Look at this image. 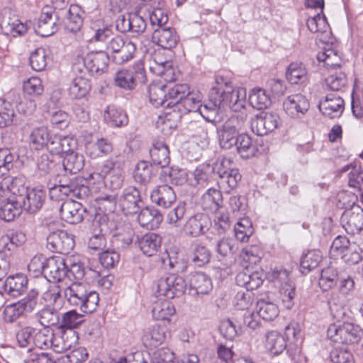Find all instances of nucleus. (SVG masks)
<instances>
[{
    "label": "nucleus",
    "instance_id": "1",
    "mask_svg": "<svg viewBox=\"0 0 363 363\" xmlns=\"http://www.w3.org/2000/svg\"><path fill=\"white\" fill-rule=\"evenodd\" d=\"M216 85L213 86L208 93V101L203 105V109L206 116L203 118L214 125L224 121L225 111L227 108L229 91L232 90L231 82L220 75L215 79Z\"/></svg>",
    "mask_w": 363,
    "mask_h": 363
},
{
    "label": "nucleus",
    "instance_id": "2",
    "mask_svg": "<svg viewBox=\"0 0 363 363\" xmlns=\"http://www.w3.org/2000/svg\"><path fill=\"white\" fill-rule=\"evenodd\" d=\"M7 188L11 194L17 196L18 203L26 212L35 213L43 207L46 197L45 191L38 188L29 189L25 185L23 177L12 178L11 185Z\"/></svg>",
    "mask_w": 363,
    "mask_h": 363
},
{
    "label": "nucleus",
    "instance_id": "3",
    "mask_svg": "<svg viewBox=\"0 0 363 363\" xmlns=\"http://www.w3.org/2000/svg\"><path fill=\"white\" fill-rule=\"evenodd\" d=\"M65 296L69 306L78 308L84 313H93L99 301L96 291L88 290L85 285L78 281L65 289Z\"/></svg>",
    "mask_w": 363,
    "mask_h": 363
},
{
    "label": "nucleus",
    "instance_id": "4",
    "mask_svg": "<svg viewBox=\"0 0 363 363\" xmlns=\"http://www.w3.org/2000/svg\"><path fill=\"white\" fill-rule=\"evenodd\" d=\"M327 337L336 343L353 345L360 341L363 337V330L359 325L342 319L329 325Z\"/></svg>",
    "mask_w": 363,
    "mask_h": 363
},
{
    "label": "nucleus",
    "instance_id": "5",
    "mask_svg": "<svg viewBox=\"0 0 363 363\" xmlns=\"http://www.w3.org/2000/svg\"><path fill=\"white\" fill-rule=\"evenodd\" d=\"M232 165L230 159L219 157L212 166L214 174L218 177L217 184L219 188L228 193L238 186L242 178L238 169L233 167Z\"/></svg>",
    "mask_w": 363,
    "mask_h": 363
},
{
    "label": "nucleus",
    "instance_id": "6",
    "mask_svg": "<svg viewBox=\"0 0 363 363\" xmlns=\"http://www.w3.org/2000/svg\"><path fill=\"white\" fill-rule=\"evenodd\" d=\"M147 77L144 65L141 61L135 62L128 69H123L117 72L114 77L116 86L126 90L132 91L139 84H145Z\"/></svg>",
    "mask_w": 363,
    "mask_h": 363
},
{
    "label": "nucleus",
    "instance_id": "7",
    "mask_svg": "<svg viewBox=\"0 0 363 363\" xmlns=\"http://www.w3.org/2000/svg\"><path fill=\"white\" fill-rule=\"evenodd\" d=\"M39 292L31 289L28 294L16 303L9 304L4 308L3 315L6 323H13L26 313H31L38 306Z\"/></svg>",
    "mask_w": 363,
    "mask_h": 363
},
{
    "label": "nucleus",
    "instance_id": "8",
    "mask_svg": "<svg viewBox=\"0 0 363 363\" xmlns=\"http://www.w3.org/2000/svg\"><path fill=\"white\" fill-rule=\"evenodd\" d=\"M245 121L243 116H233L228 118L222 125L217 127V134L220 145L224 149L233 147L240 134L241 123Z\"/></svg>",
    "mask_w": 363,
    "mask_h": 363
},
{
    "label": "nucleus",
    "instance_id": "9",
    "mask_svg": "<svg viewBox=\"0 0 363 363\" xmlns=\"http://www.w3.org/2000/svg\"><path fill=\"white\" fill-rule=\"evenodd\" d=\"M184 279L177 274H169L162 277L157 282L158 296L172 299L182 296L186 290Z\"/></svg>",
    "mask_w": 363,
    "mask_h": 363
},
{
    "label": "nucleus",
    "instance_id": "10",
    "mask_svg": "<svg viewBox=\"0 0 363 363\" xmlns=\"http://www.w3.org/2000/svg\"><path fill=\"white\" fill-rule=\"evenodd\" d=\"M272 279L281 284L279 292L283 306L289 310L292 308L296 291L295 284L289 279V272L286 269L274 270Z\"/></svg>",
    "mask_w": 363,
    "mask_h": 363
},
{
    "label": "nucleus",
    "instance_id": "11",
    "mask_svg": "<svg viewBox=\"0 0 363 363\" xmlns=\"http://www.w3.org/2000/svg\"><path fill=\"white\" fill-rule=\"evenodd\" d=\"M74 235L66 230H57L47 236V247L53 252L68 254L74 247Z\"/></svg>",
    "mask_w": 363,
    "mask_h": 363
},
{
    "label": "nucleus",
    "instance_id": "12",
    "mask_svg": "<svg viewBox=\"0 0 363 363\" xmlns=\"http://www.w3.org/2000/svg\"><path fill=\"white\" fill-rule=\"evenodd\" d=\"M118 206L125 215L138 213L143 206L140 191L133 186L124 189L118 197Z\"/></svg>",
    "mask_w": 363,
    "mask_h": 363
},
{
    "label": "nucleus",
    "instance_id": "13",
    "mask_svg": "<svg viewBox=\"0 0 363 363\" xmlns=\"http://www.w3.org/2000/svg\"><path fill=\"white\" fill-rule=\"evenodd\" d=\"M340 222L348 234L360 233L363 230V208L359 205L353 204L351 208L345 210Z\"/></svg>",
    "mask_w": 363,
    "mask_h": 363
},
{
    "label": "nucleus",
    "instance_id": "14",
    "mask_svg": "<svg viewBox=\"0 0 363 363\" xmlns=\"http://www.w3.org/2000/svg\"><path fill=\"white\" fill-rule=\"evenodd\" d=\"M279 121V117L276 113L262 111L252 119L251 129L257 135H265L278 127Z\"/></svg>",
    "mask_w": 363,
    "mask_h": 363
},
{
    "label": "nucleus",
    "instance_id": "15",
    "mask_svg": "<svg viewBox=\"0 0 363 363\" xmlns=\"http://www.w3.org/2000/svg\"><path fill=\"white\" fill-rule=\"evenodd\" d=\"M57 20V15L51 8L44 7L34 27L35 33L42 37H48L55 34L60 26Z\"/></svg>",
    "mask_w": 363,
    "mask_h": 363
},
{
    "label": "nucleus",
    "instance_id": "16",
    "mask_svg": "<svg viewBox=\"0 0 363 363\" xmlns=\"http://www.w3.org/2000/svg\"><path fill=\"white\" fill-rule=\"evenodd\" d=\"M66 257L52 256L47 258L44 277L50 282H60L66 277Z\"/></svg>",
    "mask_w": 363,
    "mask_h": 363
},
{
    "label": "nucleus",
    "instance_id": "17",
    "mask_svg": "<svg viewBox=\"0 0 363 363\" xmlns=\"http://www.w3.org/2000/svg\"><path fill=\"white\" fill-rule=\"evenodd\" d=\"M318 107L329 118H339L344 111L345 102L340 96L329 94L319 101Z\"/></svg>",
    "mask_w": 363,
    "mask_h": 363
},
{
    "label": "nucleus",
    "instance_id": "18",
    "mask_svg": "<svg viewBox=\"0 0 363 363\" xmlns=\"http://www.w3.org/2000/svg\"><path fill=\"white\" fill-rule=\"evenodd\" d=\"M211 225L212 222L208 214L197 213L188 219L184 225V230L186 234L198 237L205 234Z\"/></svg>",
    "mask_w": 363,
    "mask_h": 363
},
{
    "label": "nucleus",
    "instance_id": "19",
    "mask_svg": "<svg viewBox=\"0 0 363 363\" xmlns=\"http://www.w3.org/2000/svg\"><path fill=\"white\" fill-rule=\"evenodd\" d=\"M109 60L108 55L103 51L88 53L83 59L85 68L89 72L97 74L106 71Z\"/></svg>",
    "mask_w": 363,
    "mask_h": 363
},
{
    "label": "nucleus",
    "instance_id": "20",
    "mask_svg": "<svg viewBox=\"0 0 363 363\" xmlns=\"http://www.w3.org/2000/svg\"><path fill=\"white\" fill-rule=\"evenodd\" d=\"M86 209L79 202L72 199L63 202L60 207V214L66 222L71 224H77L84 219V213Z\"/></svg>",
    "mask_w": 363,
    "mask_h": 363
},
{
    "label": "nucleus",
    "instance_id": "21",
    "mask_svg": "<svg viewBox=\"0 0 363 363\" xmlns=\"http://www.w3.org/2000/svg\"><path fill=\"white\" fill-rule=\"evenodd\" d=\"M283 106L291 117H299L308 111L310 104L303 95L298 94L289 96L284 101Z\"/></svg>",
    "mask_w": 363,
    "mask_h": 363
},
{
    "label": "nucleus",
    "instance_id": "22",
    "mask_svg": "<svg viewBox=\"0 0 363 363\" xmlns=\"http://www.w3.org/2000/svg\"><path fill=\"white\" fill-rule=\"evenodd\" d=\"M152 39L159 46L167 50L174 48L179 40L176 30L171 27L155 29L152 34Z\"/></svg>",
    "mask_w": 363,
    "mask_h": 363
},
{
    "label": "nucleus",
    "instance_id": "23",
    "mask_svg": "<svg viewBox=\"0 0 363 363\" xmlns=\"http://www.w3.org/2000/svg\"><path fill=\"white\" fill-rule=\"evenodd\" d=\"M211 252L203 243L194 241L189 249L188 257L196 267H203L208 264L211 259Z\"/></svg>",
    "mask_w": 363,
    "mask_h": 363
},
{
    "label": "nucleus",
    "instance_id": "24",
    "mask_svg": "<svg viewBox=\"0 0 363 363\" xmlns=\"http://www.w3.org/2000/svg\"><path fill=\"white\" fill-rule=\"evenodd\" d=\"M150 199L152 203L164 208L170 207L175 202L177 196L173 189L167 185H160L152 191Z\"/></svg>",
    "mask_w": 363,
    "mask_h": 363
},
{
    "label": "nucleus",
    "instance_id": "25",
    "mask_svg": "<svg viewBox=\"0 0 363 363\" xmlns=\"http://www.w3.org/2000/svg\"><path fill=\"white\" fill-rule=\"evenodd\" d=\"M138 216L139 224L147 229L157 228L163 220L160 211L154 206L141 208Z\"/></svg>",
    "mask_w": 363,
    "mask_h": 363
},
{
    "label": "nucleus",
    "instance_id": "26",
    "mask_svg": "<svg viewBox=\"0 0 363 363\" xmlns=\"http://www.w3.org/2000/svg\"><path fill=\"white\" fill-rule=\"evenodd\" d=\"M85 16V12L77 4H72L65 18V29L71 33L80 31Z\"/></svg>",
    "mask_w": 363,
    "mask_h": 363
},
{
    "label": "nucleus",
    "instance_id": "27",
    "mask_svg": "<svg viewBox=\"0 0 363 363\" xmlns=\"http://www.w3.org/2000/svg\"><path fill=\"white\" fill-rule=\"evenodd\" d=\"M158 167L152 163L142 160L138 162L133 171V179L140 185L146 186L150 184L156 175Z\"/></svg>",
    "mask_w": 363,
    "mask_h": 363
},
{
    "label": "nucleus",
    "instance_id": "28",
    "mask_svg": "<svg viewBox=\"0 0 363 363\" xmlns=\"http://www.w3.org/2000/svg\"><path fill=\"white\" fill-rule=\"evenodd\" d=\"M48 150L52 155H65L68 152L74 150L77 147L76 140L69 136L52 135Z\"/></svg>",
    "mask_w": 363,
    "mask_h": 363
},
{
    "label": "nucleus",
    "instance_id": "29",
    "mask_svg": "<svg viewBox=\"0 0 363 363\" xmlns=\"http://www.w3.org/2000/svg\"><path fill=\"white\" fill-rule=\"evenodd\" d=\"M213 288L211 278L203 272H195L189 279V291L192 295L207 294Z\"/></svg>",
    "mask_w": 363,
    "mask_h": 363
},
{
    "label": "nucleus",
    "instance_id": "30",
    "mask_svg": "<svg viewBox=\"0 0 363 363\" xmlns=\"http://www.w3.org/2000/svg\"><path fill=\"white\" fill-rule=\"evenodd\" d=\"M27 285V277L22 274H17L8 277L2 288L9 296L17 297L26 291Z\"/></svg>",
    "mask_w": 363,
    "mask_h": 363
},
{
    "label": "nucleus",
    "instance_id": "31",
    "mask_svg": "<svg viewBox=\"0 0 363 363\" xmlns=\"http://www.w3.org/2000/svg\"><path fill=\"white\" fill-rule=\"evenodd\" d=\"M151 161L155 167L162 169L166 167L170 161L169 150L168 146L162 141H157L153 143L150 149Z\"/></svg>",
    "mask_w": 363,
    "mask_h": 363
},
{
    "label": "nucleus",
    "instance_id": "32",
    "mask_svg": "<svg viewBox=\"0 0 363 363\" xmlns=\"http://www.w3.org/2000/svg\"><path fill=\"white\" fill-rule=\"evenodd\" d=\"M349 301L348 297L337 291H333L328 300L329 308L334 318L342 320L347 315L345 306Z\"/></svg>",
    "mask_w": 363,
    "mask_h": 363
},
{
    "label": "nucleus",
    "instance_id": "33",
    "mask_svg": "<svg viewBox=\"0 0 363 363\" xmlns=\"http://www.w3.org/2000/svg\"><path fill=\"white\" fill-rule=\"evenodd\" d=\"M11 194L6 199V202L0 207V218L6 222L13 220L21 214L23 211L21 203H18L17 196Z\"/></svg>",
    "mask_w": 363,
    "mask_h": 363
},
{
    "label": "nucleus",
    "instance_id": "34",
    "mask_svg": "<svg viewBox=\"0 0 363 363\" xmlns=\"http://www.w3.org/2000/svg\"><path fill=\"white\" fill-rule=\"evenodd\" d=\"M200 204L205 211H216L223 205V196L220 190L209 188L201 196Z\"/></svg>",
    "mask_w": 363,
    "mask_h": 363
},
{
    "label": "nucleus",
    "instance_id": "35",
    "mask_svg": "<svg viewBox=\"0 0 363 363\" xmlns=\"http://www.w3.org/2000/svg\"><path fill=\"white\" fill-rule=\"evenodd\" d=\"M138 240L140 249L148 257L154 255L161 247L162 238L154 233H147Z\"/></svg>",
    "mask_w": 363,
    "mask_h": 363
},
{
    "label": "nucleus",
    "instance_id": "36",
    "mask_svg": "<svg viewBox=\"0 0 363 363\" xmlns=\"http://www.w3.org/2000/svg\"><path fill=\"white\" fill-rule=\"evenodd\" d=\"M168 85L162 82L152 83L148 88V95L150 103L155 107L166 106L168 103L167 91Z\"/></svg>",
    "mask_w": 363,
    "mask_h": 363
},
{
    "label": "nucleus",
    "instance_id": "37",
    "mask_svg": "<svg viewBox=\"0 0 363 363\" xmlns=\"http://www.w3.org/2000/svg\"><path fill=\"white\" fill-rule=\"evenodd\" d=\"M84 166V157L82 155L72 150L63 156L62 167L65 172L75 174L80 172Z\"/></svg>",
    "mask_w": 363,
    "mask_h": 363
},
{
    "label": "nucleus",
    "instance_id": "38",
    "mask_svg": "<svg viewBox=\"0 0 363 363\" xmlns=\"http://www.w3.org/2000/svg\"><path fill=\"white\" fill-rule=\"evenodd\" d=\"M66 277L70 280H82L86 276V267L78 255L66 257Z\"/></svg>",
    "mask_w": 363,
    "mask_h": 363
},
{
    "label": "nucleus",
    "instance_id": "39",
    "mask_svg": "<svg viewBox=\"0 0 363 363\" xmlns=\"http://www.w3.org/2000/svg\"><path fill=\"white\" fill-rule=\"evenodd\" d=\"M51 137H52V135L50 133L47 127H36L30 133L29 143L35 150H40L44 147L48 148Z\"/></svg>",
    "mask_w": 363,
    "mask_h": 363
},
{
    "label": "nucleus",
    "instance_id": "40",
    "mask_svg": "<svg viewBox=\"0 0 363 363\" xmlns=\"http://www.w3.org/2000/svg\"><path fill=\"white\" fill-rule=\"evenodd\" d=\"M176 108L181 114L199 111L203 117V116H206L203 106L201 104V100L196 96L195 94L191 93L190 91L189 94L185 96L183 100L179 103Z\"/></svg>",
    "mask_w": 363,
    "mask_h": 363
},
{
    "label": "nucleus",
    "instance_id": "41",
    "mask_svg": "<svg viewBox=\"0 0 363 363\" xmlns=\"http://www.w3.org/2000/svg\"><path fill=\"white\" fill-rule=\"evenodd\" d=\"M167 91L168 103L166 104V107L176 108L185 96L189 94V87L186 84H174L172 86L168 85Z\"/></svg>",
    "mask_w": 363,
    "mask_h": 363
},
{
    "label": "nucleus",
    "instance_id": "42",
    "mask_svg": "<svg viewBox=\"0 0 363 363\" xmlns=\"http://www.w3.org/2000/svg\"><path fill=\"white\" fill-rule=\"evenodd\" d=\"M286 77L291 84H302L308 79L306 68L302 62H292L287 68Z\"/></svg>",
    "mask_w": 363,
    "mask_h": 363
},
{
    "label": "nucleus",
    "instance_id": "43",
    "mask_svg": "<svg viewBox=\"0 0 363 363\" xmlns=\"http://www.w3.org/2000/svg\"><path fill=\"white\" fill-rule=\"evenodd\" d=\"M160 179L161 182L176 186L182 185L187 180L186 174L184 169L172 167L162 169Z\"/></svg>",
    "mask_w": 363,
    "mask_h": 363
},
{
    "label": "nucleus",
    "instance_id": "44",
    "mask_svg": "<svg viewBox=\"0 0 363 363\" xmlns=\"http://www.w3.org/2000/svg\"><path fill=\"white\" fill-rule=\"evenodd\" d=\"M266 347L272 354L278 355L286 349L285 337L277 331H270L266 335Z\"/></svg>",
    "mask_w": 363,
    "mask_h": 363
},
{
    "label": "nucleus",
    "instance_id": "45",
    "mask_svg": "<svg viewBox=\"0 0 363 363\" xmlns=\"http://www.w3.org/2000/svg\"><path fill=\"white\" fill-rule=\"evenodd\" d=\"M91 29L94 32V39L97 42H107L113 37V27L99 19L91 23Z\"/></svg>",
    "mask_w": 363,
    "mask_h": 363
},
{
    "label": "nucleus",
    "instance_id": "46",
    "mask_svg": "<svg viewBox=\"0 0 363 363\" xmlns=\"http://www.w3.org/2000/svg\"><path fill=\"white\" fill-rule=\"evenodd\" d=\"M238 153L242 158H250L255 156L257 147L252 144L251 138L247 134H240L235 144Z\"/></svg>",
    "mask_w": 363,
    "mask_h": 363
},
{
    "label": "nucleus",
    "instance_id": "47",
    "mask_svg": "<svg viewBox=\"0 0 363 363\" xmlns=\"http://www.w3.org/2000/svg\"><path fill=\"white\" fill-rule=\"evenodd\" d=\"M89 81L83 76L76 77L69 88V95L74 99H82L89 91Z\"/></svg>",
    "mask_w": 363,
    "mask_h": 363
},
{
    "label": "nucleus",
    "instance_id": "48",
    "mask_svg": "<svg viewBox=\"0 0 363 363\" xmlns=\"http://www.w3.org/2000/svg\"><path fill=\"white\" fill-rule=\"evenodd\" d=\"M164 339L165 329L157 325L150 328L143 336L145 345L151 347H157L160 345Z\"/></svg>",
    "mask_w": 363,
    "mask_h": 363
},
{
    "label": "nucleus",
    "instance_id": "49",
    "mask_svg": "<svg viewBox=\"0 0 363 363\" xmlns=\"http://www.w3.org/2000/svg\"><path fill=\"white\" fill-rule=\"evenodd\" d=\"M77 339V336L73 330L65 332L60 337H55L54 347L56 352H63L71 350L75 346Z\"/></svg>",
    "mask_w": 363,
    "mask_h": 363
},
{
    "label": "nucleus",
    "instance_id": "50",
    "mask_svg": "<svg viewBox=\"0 0 363 363\" xmlns=\"http://www.w3.org/2000/svg\"><path fill=\"white\" fill-rule=\"evenodd\" d=\"M106 118L108 123L115 127L125 126L128 123V118L126 113L120 108L108 106L106 111Z\"/></svg>",
    "mask_w": 363,
    "mask_h": 363
},
{
    "label": "nucleus",
    "instance_id": "51",
    "mask_svg": "<svg viewBox=\"0 0 363 363\" xmlns=\"http://www.w3.org/2000/svg\"><path fill=\"white\" fill-rule=\"evenodd\" d=\"M238 243L232 238H223L216 245L218 255L222 257H232L238 251Z\"/></svg>",
    "mask_w": 363,
    "mask_h": 363
},
{
    "label": "nucleus",
    "instance_id": "52",
    "mask_svg": "<svg viewBox=\"0 0 363 363\" xmlns=\"http://www.w3.org/2000/svg\"><path fill=\"white\" fill-rule=\"evenodd\" d=\"M322 259V255L320 250H313L308 251L301 259L300 266L301 272L306 274L312 269L316 268Z\"/></svg>",
    "mask_w": 363,
    "mask_h": 363
},
{
    "label": "nucleus",
    "instance_id": "53",
    "mask_svg": "<svg viewBox=\"0 0 363 363\" xmlns=\"http://www.w3.org/2000/svg\"><path fill=\"white\" fill-rule=\"evenodd\" d=\"M15 117L13 104L7 99H0V128L11 125Z\"/></svg>",
    "mask_w": 363,
    "mask_h": 363
},
{
    "label": "nucleus",
    "instance_id": "54",
    "mask_svg": "<svg viewBox=\"0 0 363 363\" xmlns=\"http://www.w3.org/2000/svg\"><path fill=\"white\" fill-rule=\"evenodd\" d=\"M250 105L257 110H262L269 107L271 104L269 97L266 94L264 89L255 88L251 91L249 96Z\"/></svg>",
    "mask_w": 363,
    "mask_h": 363
},
{
    "label": "nucleus",
    "instance_id": "55",
    "mask_svg": "<svg viewBox=\"0 0 363 363\" xmlns=\"http://www.w3.org/2000/svg\"><path fill=\"white\" fill-rule=\"evenodd\" d=\"M363 250L361 247L356 242H352L340 254L341 259L344 262L353 265L358 264L362 259Z\"/></svg>",
    "mask_w": 363,
    "mask_h": 363
},
{
    "label": "nucleus",
    "instance_id": "56",
    "mask_svg": "<svg viewBox=\"0 0 363 363\" xmlns=\"http://www.w3.org/2000/svg\"><path fill=\"white\" fill-rule=\"evenodd\" d=\"M175 312L174 305L168 301L156 303L152 311L155 319L168 321H169V318L174 315Z\"/></svg>",
    "mask_w": 363,
    "mask_h": 363
},
{
    "label": "nucleus",
    "instance_id": "57",
    "mask_svg": "<svg viewBox=\"0 0 363 363\" xmlns=\"http://www.w3.org/2000/svg\"><path fill=\"white\" fill-rule=\"evenodd\" d=\"M213 169L210 164L199 165L194 172V177L197 184L203 186L211 184L214 178Z\"/></svg>",
    "mask_w": 363,
    "mask_h": 363
},
{
    "label": "nucleus",
    "instance_id": "58",
    "mask_svg": "<svg viewBox=\"0 0 363 363\" xmlns=\"http://www.w3.org/2000/svg\"><path fill=\"white\" fill-rule=\"evenodd\" d=\"M338 281L337 270L333 267H328L321 271L318 284L323 291H327L335 286Z\"/></svg>",
    "mask_w": 363,
    "mask_h": 363
},
{
    "label": "nucleus",
    "instance_id": "59",
    "mask_svg": "<svg viewBox=\"0 0 363 363\" xmlns=\"http://www.w3.org/2000/svg\"><path fill=\"white\" fill-rule=\"evenodd\" d=\"M257 307L259 316L266 321H272L279 315L278 306L273 303L261 300L257 302Z\"/></svg>",
    "mask_w": 363,
    "mask_h": 363
},
{
    "label": "nucleus",
    "instance_id": "60",
    "mask_svg": "<svg viewBox=\"0 0 363 363\" xmlns=\"http://www.w3.org/2000/svg\"><path fill=\"white\" fill-rule=\"evenodd\" d=\"M135 50V44L128 40L116 52L112 55V60L117 65L127 62L133 57Z\"/></svg>",
    "mask_w": 363,
    "mask_h": 363
},
{
    "label": "nucleus",
    "instance_id": "61",
    "mask_svg": "<svg viewBox=\"0 0 363 363\" xmlns=\"http://www.w3.org/2000/svg\"><path fill=\"white\" fill-rule=\"evenodd\" d=\"M5 247L9 251L22 245L26 240L25 233L18 230H9L2 237Z\"/></svg>",
    "mask_w": 363,
    "mask_h": 363
},
{
    "label": "nucleus",
    "instance_id": "62",
    "mask_svg": "<svg viewBox=\"0 0 363 363\" xmlns=\"http://www.w3.org/2000/svg\"><path fill=\"white\" fill-rule=\"evenodd\" d=\"M29 60L33 70L36 72L44 70L48 65V55L45 49L42 47L36 48L31 52Z\"/></svg>",
    "mask_w": 363,
    "mask_h": 363
},
{
    "label": "nucleus",
    "instance_id": "63",
    "mask_svg": "<svg viewBox=\"0 0 363 363\" xmlns=\"http://www.w3.org/2000/svg\"><path fill=\"white\" fill-rule=\"evenodd\" d=\"M235 235L237 240L241 242L247 241L253 233V228L248 218L240 219L234 228Z\"/></svg>",
    "mask_w": 363,
    "mask_h": 363
},
{
    "label": "nucleus",
    "instance_id": "64",
    "mask_svg": "<svg viewBox=\"0 0 363 363\" xmlns=\"http://www.w3.org/2000/svg\"><path fill=\"white\" fill-rule=\"evenodd\" d=\"M84 321V315L77 312L76 309H73L62 315L61 326L72 330L78 328Z\"/></svg>",
    "mask_w": 363,
    "mask_h": 363
}]
</instances>
